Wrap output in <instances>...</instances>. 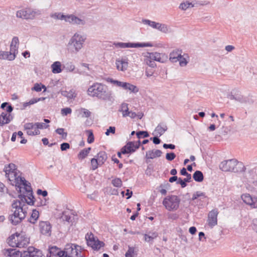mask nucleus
Segmentation results:
<instances>
[{
	"label": "nucleus",
	"instance_id": "1",
	"mask_svg": "<svg viewBox=\"0 0 257 257\" xmlns=\"http://www.w3.org/2000/svg\"><path fill=\"white\" fill-rule=\"evenodd\" d=\"M11 178L13 180H15L16 188H19L18 197L20 199L14 200L12 207L16 210L13 214L9 216V220L13 225H16L24 219L27 214L26 209L28 207L25 203L34 205L36 199L31 184L24 177L18 176V173H15L14 176H11Z\"/></svg>",
	"mask_w": 257,
	"mask_h": 257
},
{
	"label": "nucleus",
	"instance_id": "2",
	"mask_svg": "<svg viewBox=\"0 0 257 257\" xmlns=\"http://www.w3.org/2000/svg\"><path fill=\"white\" fill-rule=\"evenodd\" d=\"M87 94L92 97L108 101L111 104L114 101V98L111 91H107L106 86L101 83H95L90 86L87 90Z\"/></svg>",
	"mask_w": 257,
	"mask_h": 257
},
{
	"label": "nucleus",
	"instance_id": "3",
	"mask_svg": "<svg viewBox=\"0 0 257 257\" xmlns=\"http://www.w3.org/2000/svg\"><path fill=\"white\" fill-rule=\"evenodd\" d=\"M219 168L224 172H244L246 170L243 163L238 162L236 159L223 161L220 164Z\"/></svg>",
	"mask_w": 257,
	"mask_h": 257
},
{
	"label": "nucleus",
	"instance_id": "4",
	"mask_svg": "<svg viewBox=\"0 0 257 257\" xmlns=\"http://www.w3.org/2000/svg\"><path fill=\"white\" fill-rule=\"evenodd\" d=\"M84 249L80 245L75 243H67L63 251L64 257H85Z\"/></svg>",
	"mask_w": 257,
	"mask_h": 257
},
{
	"label": "nucleus",
	"instance_id": "5",
	"mask_svg": "<svg viewBox=\"0 0 257 257\" xmlns=\"http://www.w3.org/2000/svg\"><path fill=\"white\" fill-rule=\"evenodd\" d=\"M180 198L176 195H170L165 197L163 201V205L169 211L176 210L179 206Z\"/></svg>",
	"mask_w": 257,
	"mask_h": 257
},
{
	"label": "nucleus",
	"instance_id": "6",
	"mask_svg": "<svg viewBox=\"0 0 257 257\" xmlns=\"http://www.w3.org/2000/svg\"><path fill=\"white\" fill-rule=\"evenodd\" d=\"M84 40L85 39L82 36L77 33L75 34L68 43L72 52H77L79 51L82 47Z\"/></svg>",
	"mask_w": 257,
	"mask_h": 257
},
{
	"label": "nucleus",
	"instance_id": "7",
	"mask_svg": "<svg viewBox=\"0 0 257 257\" xmlns=\"http://www.w3.org/2000/svg\"><path fill=\"white\" fill-rule=\"evenodd\" d=\"M85 238L88 246L91 247L94 250H99L105 245L103 241L98 240L97 238L96 239L93 234L91 232L90 233H87L85 236Z\"/></svg>",
	"mask_w": 257,
	"mask_h": 257
},
{
	"label": "nucleus",
	"instance_id": "8",
	"mask_svg": "<svg viewBox=\"0 0 257 257\" xmlns=\"http://www.w3.org/2000/svg\"><path fill=\"white\" fill-rule=\"evenodd\" d=\"M113 45L118 48H139L153 46V45L151 43L114 42Z\"/></svg>",
	"mask_w": 257,
	"mask_h": 257
},
{
	"label": "nucleus",
	"instance_id": "9",
	"mask_svg": "<svg viewBox=\"0 0 257 257\" xmlns=\"http://www.w3.org/2000/svg\"><path fill=\"white\" fill-rule=\"evenodd\" d=\"M215 130H207L208 133L207 135L209 139H215L217 141H219L222 139L227 138V136L230 132V130L226 131L225 130H219L218 132L214 133Z\"/></svg>",
	"mask_w": 257,
	"mask_h": 257
},
{
	"label": "nucleus",
	"instance_id": "10",
	"mask_svg": "<svg viewBox=\"0 0 257 257\" xmlns=\"http://www.w3.org/2000/svg\"><path fill=\"white\" fill-rule=\"evenodd\" d=\"M21 257H45L42 251L33 246H29L21 253Z\"/></svg>",
	"mask_w": 257,
	"mask_h": 257
},
{
	"label": "nucleus",
	"instance_id": "11",
	"mask_svg": "<svg viewBox=\"0 0 257 257\" xmlns=\"http://www.w3.org/2000/svg\"><path fill=\"white\" fill-rule=\"evenodd\" d=\"M40 233L46 236L50 237L52 234V225L48 221H40L39 223Z\"/></svg>",
	"mask_w": 257,
	"mask_h": 257
},
{
	"label": "nucleus",
	"instance_id": "12",
	"mask_svg": "<svg viewBox=\"0 0 257 257\" xmlns=\"http://www.w3.org/2000/svg\"><path fill=\"white\" fill-rule=\"evenodd\" d=\"M142 22L143 24L148 25L153 28L157 29L163 33H167L168 32V27L165 24H160L147 19H143Z\"/></svg>",
	"mask_w": 257,
	"mask_h": 257
},
{
	"label": "nucleus",
	"instance_id": "13",
	"mask_svg": "<svg viewBox=\"0 0 257 257\" xmlns=\"http://www.w3.org/2000/svg\"><path fill=\"white\" fill-rule=\"evenodd\" d=\"M35 16V13L30 9L21 10L17 11L16 16L23 19H33Z\"/></svg>",
	"mask_w": 257,
	"mask_h": 257
},
{
	"label": "nucleus",
	"instance_id": "14",
	"mask_svg": "<svg viewBox=\"0 0 257 257\" xmlns=\"http://www.w3.org/2000/svg\"><path fill=\"white\" fill-rule=\"evenodd\" d=\"M218 211L217 209H214L210 211L208 214V225L212 228L217 224V215Z\"/></svg>",
	"mask_w": 257,
	"mask_h": 257
},
{
	"label": "nucleus",
	"instance_id": "15",
	"mask_svg": "<svg viewBox=\"0 0 257 257\" xmlns=\"http://www.w3.org/2000/svg\"><path fill=\"white\" fill-rule=\"evenodd\" d=\"M48 254L47 257H64L63 250L56 246H51L49 247Z\"/></svg>",
	"mask_w": 257,
	"mask_h": 257
},
{
	"label": "nucleus",
	"instance_id": "16",
	"mask_svg": "<svg viewBox=\"0 0 257 257\" xmlns=\"http://www.w3.org/2000/svg\"><path fill=\"white\" fill-rule=\"evenodd\" d=\"M45 123L44 122H36L27 123L24 125V128H47L49 125L47 123L50 122V120L48 119H44Z\"/></svg>",
	"mask_w": 257,
	"mask_h": 257
},
{
	"label": "nucleus",
	"instance_id": "17",
	"mask_svg": "<svg viewBox=\"0 0 257 257\" xmlns=\"http://www.w3.org/2000/svg\"><path fill=\"white\" fill-rule=\"evenodd\" d=\"M123 153L125 154H132L138 149V146H135V142L130 141L126 143L125 145L122 147Z\"/></svg>",
	"mask_w": 257,
	"mask_h": 257
},
{
	"label": "nucleus",
	"instance_id": "18",
	"mask_svg": "<svg viewBox=\"0 0 257 257\" xmlns=\"http://www.w3.org/2000/svg\"><path fill=\"white\" fill-rule=\"evenodd\" d=\"M4 171L6 173V177L8 178L10 181H13V180L11 179V177L10 176V174H11L13 175V176H14L15 173H18L17 166L13 163H10L8 166H5Z\"/></svg>",
	"mask_w": 257,
	"mask_h": 257
},
{
	"label": "nucleus",
	"instance_id": "19",
	"mask_svg": "<svg viewBox=\"0 0 257 257\" xmlns=\"http://www.w3.org/2000/svg\"><path fill=\"white\" fill-rule=\"evenodd\" d=\"M15 234H16V237L19 242L20 248L25 247L29 243V238L26 236L25 233L23 232L21 233L16 232Z\"/></svg>",
	"mask_w": 257,
	"mask_h": 257
},
{
	"label": "nucleus",
	"instance_id": "20",
	"mask_svg": "<svg viewBox=\"0 0 257 257\" xmlns=\"http://www.w3.org/2000/svg\"><path fill=\"white\" fill-rule=\"evenodd\" d=\"M127 59H121V60L117 59L115 64L117 70L121 71H125L128 67Z\"/></svg>",
	"mask_w": 257,
	"mask_h": 257
},
{
	"label": "nucleus",
	"instance_id": "21",
	"mask_svg": "<svg viewBox=\"0 0 257 257\" xmlns=\"http://www.w3.org/2000/svg\"><path fill=\"white\" fill-rule=\"evenodd\" d=\"M182 53V51L180 49L173 50L170 54V60L173 63L177 62L181 58Z\"/></svg>",
	"mask_w": 257,
	"mask_h": 257
},
{
	"label": "nucleus",
	"instance_id": "22",
	"mask_svg": "<svg viewBox=\"0 0 257 257\" xmlns=\"http://www.w3.org/2000/svg\"><path fill=\"white\" fill-rule=\"evenodd\" d=\"M7 242L9 245L13 247H20L19 242L15 233L12 234L7 239Z\"/></svg>",
	"mask_w": 257,
	"mask_h": 257
},
{
	"label": "nucleus",
	"instance_id": "23",
	"mask_svg": "<svg viewBox=\"0 0 257 257\" xmlns=\"http://www.w3.org/2000/svg\"><path fill=\"white\" fill-rule=\"evenodd\" d=\"M162 154V152L160 150H151L146 152V158L147 159H153L156 157H160Z\"/></svg>",
	"mask_w": 257,
	"mask_h": 257
},
{
	"label": "nucleus",
	"instance_id": "24",
	"mask_svg": "<svg viewBox=\"0 0 257 257\" xmlns=\"http://www.w3.org/2000/svg\"><path fill=\"white\" fill-rule=\"evenodd\" d=\"M158 236V233L156 231H149L148 233L144 234V237L146 241L152 243L153 240L157 238Z\"/></svg>",
	"mask_w": 257,
	"mask_h": 257
},
{
	"label": "nucleus",
	"instance_id": "25",
	"mask_svg": "<svg viewBox=\"0 0 257 257\" xmlns=\"http://www.w3.org/2000/svg\"><path fill=\"white\" fill-rule=\"evenodd\" d=\"M12 118L11 114L2 112L0 115V126L9 123Z\"/></svg>",
	"mask_w": 257,
	"mask_h": 257
},
{
	"label": "nucleus",
	"instance_id": "26",
	"mask_svg": "<svg viewBox=\"0 0 257 257\" xmlns=\"http://www.w3.org/2000/svg\"><path fill=\"white\" fill-rule=\"evenodd\" d=\"M122 88L125 90H128L131 92L134 93H136L139 91V88L136 86L127 82H124L123 84Z\"/></svg>",
	"mask_w": 257,
	"mask_h": 257
},
{
	"label": "nucleus",
	"instance_id": "27",
	"mask_svg": "<svg viewBox=\"0 0 257 257\" xmlns=\"http://www.w3.org/2000/svg\"><path fill=\"white\" fill-rule=\"evenodd\" d=\"M16 56L10 54L9 51H0V59H7L9 61L14 60Z\"/></svg>",
	"mask_w": 257,
	"mask_h": 257
},
{
	"label": "nucleus",
	"instance_id": "28",
	"mask_svg": "<svg viewBox=\"0 0 257 257\" xmlns=\"http://www.w3.org/2000/svg\"><path fill=\"white\" fill-rule=\"evenodd\" d=\"M77 116L80 117H89L91 115V112L84 108H81L77 110Z\"/></svg>",
	"mask_w": 257,
	"mask_h": 257
},
{
	"label": "nucleus",
	"instance_id": "29",
	"mask_svg": "<svg viewBox=\"0 0 257 257\" xmlns=\"http://www.w3.org/2000/svg\"><path fill=\"white\" fill-rule=\"evenodd\" d=\"M22 252L23 251H20L14 248H8L6 250V253L10 257H21Z\"/></svg>",
	"mask_w": 257,
	"mask_h": 257
},
{
	"label": "nucleus",
	"instance_id": "30",
	"mask_svg": "<svg viewBox=\"0 0 257 257\" xmlns=\"http://www.w3.org/2000/svg\"><path fill=\"white\" fill-rule=\"evenodd\" d=\"M99 161L100 164L103 165L107 159L106 153L104 151H100L95 157Z\"/></svg>",
	"mask_w": 257,
	"mask_h": 257
},
{
	"label": "nucleus",
	"instance_id": "31",
	"mask_svg": "<svg viewBox=\"0 0 257 257\" xmlns=\"http://www.w3.org/2000/svg\"><path fill=\"white\" fill-rule=\"evenodd\" d=\"M241 199L246 204L251 206L253 197H252L249 194H243L241 196Z\"/></svg>",
	"mask_w": 257,
	"mask_h": 257
},
{
	"label": "nucleus",
	"instance_id": "32",
	"mask_svg": "<svg viewBox=\"0 0 257 257\" xmlns=\"http://www.w3.org/2000/svg\"><path fill=\"white\" fill-rule=\"evenodd\" d=\"M193 179L197 182H201L204 180L203 173L199 170L196 171L193 174Z\"/></svg>",
	"mask_w": 257,
	"mask_h": 257
},
{
	"label": "nucleus",
	"instance_id": "33",
	"mask_svg": "<svg viewBox=\"0 0 257 257\" xmlns=\"http://www.w3.org/2000/svg\"><path fill=\"white\" fill-rule=\"evenodd\" d=\"M51 68L53 73H59L62 71L61 64L59 61L54 62L51 65Z\"/></svg>",
	"mask_w": 257,
	"mask_h": 257
},
{
	"label": "nucleus",
	"instance_id": "34",
	"mask_svg": "<svg viewBox=\"0 0 257 257\" xmlns=\"http://www.w3.org/2000/svg\"><path fill=\"white\" fill-rule=\"evenodd\" d=\"M91 148L90 147H88L81 150L78 154V158L80 160L85 159L88 156V154L91 151Z\"/></svg>",
	"mask_w": 257,
	"mask_h": 257
},
{
	"label": "nucleus",
	"instance_id": "35",
	"mask_svg": "<svg viewBox=\"0 0 257 257\" xmlns=\"http://www.w3.org/2000/svg\"><path fill=\"white\" fill-rule=\"evenodd\" d=\"M39 217V211L36 209H33L31 214V217L29 219V221L32 223L35 224Z\"/></svg>",
	"mask_w": 257,
	"mask_h": 257
},
{
	"label": "nucleus",
	"instance_id": "36",
	"mask_svg": "<svg viewBox=\"0 0 257 257\" xmlns=\"http://www.w3.org/2000/svg\"><path fill=\"white\" fill-rule=\"evenodd\" d=\"M235 100L240 103H245L247 101L246 98L241 95L237 90H235Z\"/></svg>",
	"mask_w": 257,
	"mask_h": 257
},
{
	"label": "nucleus",
	"instance_id": "37",
	"mask_svg": "<svg viewBox=\"0 0 257 257\" xmlns=\"http://www.w3.org/2000/svg\"><path fill=\"white\" fill-rule=\"evenodd\" d=\"M149 57L151 59L160 62H163V61L161 60V54L157 52H152V53H149Z\"/></svg>",
	"mask_w": 257,
	"mask_h": 257
},
{
	"label": "nucleus",
	"instance_id": "38",
	"mask_svg": "<svg viewBox=\"0 0 257 257\" xmlns=\"http://www.w3.org/2000/svg\"><path fill=\"white\" fill-rule=\"evenodd\" d=\"M85 134L87 136L88 143H92L94 141V137L92 131L91 130H87L85 131Z\"/></svg>",
	"mask_w": 257,
	"mask_h": 257
},
{
	"label": "nucleus",
	"instance_id": "39",
	"mask_svg": "<svg viewBox=\"0 0 257 257\" xmlns=\"http://www.w3.org/2000/svg\"><path fill=\"white\" fill-rule=\"evenodd\" d=\"M91 169L95 170L98 168V166H101L102 165L99 163V161L96 158H93L91 159Z\"/></svg>",
	"mask_w": 257,
	"mask_h": 257
},
{
	"label": "nucleus",
	"instance_id": "40",
	"mask_svg": "<svg viewBox=\"0 0 257 257\" xmlns=\"http://www.w3.org/2000/svg\"><path fill=\"white\" fill-rule=\"evenodd\" d=\"M42 88H44V91H46V87L45 86V85H43V84H39V83H36L34 87L32 88V90H34L36 92H40L42 90Z\"/></svg>",
	"mask_w": 257,
	"mask_h": 257
},
{
	"label": "nucleus",
	"instance_id": "41",
	"mask_svg": "<svg viewBox=\"0 0 257 257\" xmlns=\"http://www.w3.org/2000/svg\"><path fill=\"white\" fill-rule=\"evenodd\" d=\"M61 93L63 96L69 99L73 98L75 97L74 93L72 91V90H70V91H67L66 90L61 91Z\"/></svg>",
	"mask_w": 257,
	"mask_h": 257
},
{
	"label": "nucleus",
	"instance_id": "42",
	"mask_svg": "<svg viewBox=\"0 0 257 257\" xmlns=\"http://www.w3.org/2000/svg\"><path fill=\"white\" fill-rule=\"evenodd\" d=\"M194 6L192 3H190L188 1L181 3L179 6V9L182 10H186L187 9L190 7H193Z\"/></svg>",
	"mask_w": 257,
	"mask_h": 257
},
{
	"label": "nucleus",
	"instance_id": "43",
	"mask_svg": "<svg viewBox=\"0 0 257 257\" xmlns=\"http://www.w3.org/2000/svg\"><path fill=\"white\" fill-rule=\"evenodd\" d=\"M136 135L138 139L148 138L149 134L147 131H138L136 132Z\"/></svg>",
	"mask_w": 257,
	"mask_h": 257
},
{
	"label": "nucleus",
	"instance_id": "44",
	"mask_svg": "<svg viewBox=\"0 0 257 257\" xmlns=\"http://www.w3.org/2000/svg\"><path fill=\"white\" fill-rule=\"evenodd\" d=\"M202 197L203 198H205L206 197L205 196V193L202 192L201 191H196L193 194L192 198L191 200L194 201V200L197 199V198H198L199 197Z\"/></svg>",
	"mask_w": 257,
	"mask_h": 257
},
{
	"label": "nucleus",
	"instance_id": "45",
	"mask_svg": "<svg viewBox=\"0 0 257 257\" xmlns=\"http://www.w3.org/2000/svg\"><path fill=\"white\" fill-rule=\"evenodd\" d=\"M61 218L63 221H67L68 222H72L74 217H72L69 215H67L65 212H63Z\"/></svg>",
	"mask_w": 257,
	"mask_h": 257
},
{
	"label": "nucleus",
	"instance_id": "46",
	"mask_svg": "<svg viewBox=\"0 0 257 257\" xmlns=\"http://www.w3.org/2000/svg\"><path fill=\"white\" fill-rule=\"evenodd\" d=\"M111 183L114 187H120L122 185V181L120 178H116L112 180Z\"/></svg>",
	"mask_w": 257,
	"mask_h": 257
},
{
	"label": "nucleus",
	"instance_id": "47",
	"mask_svg": "<svg viewBox=\"0 0 257 257\" xmlns=\"http://www.w3.org/2000/svg\"><path fill=\"white\" fill-rule=\"evenodd\" d=\"M40 100H41V98H33L31 100H30L29 102L24 103V105H23L24 107L25 108L27 106L31 105V104H33L37 102L38 101H39Z\"/></svg>",
	"mask_w": 257,
	"mask_h": 257
},
{
	"label": "nucleus",
	"instance_id": "48",
	"mask_svg": "<svg viewBox=\"0 0 257 257\" xmlns=\"http://www.w3.org/2000/svg\"><path fill=\"white\" fill-rule=\"evenodd\" d=\"M108 81L110 82L111 83L116 85L117 86L122 87V85L124 82H121L116 80H113L112 78H108Z\"/></svg>",
	"mask_w": 257,
	"mask_h": 257
},
{
	"label": "nucleus",
	"instance_id": "49",
	"mask_svg": "<svg viewBox=\"0 0 257 257\" xmlns=\"http://www.w3.org/2000/svg\"><path fill=\"white\" fill-rule=\"evenodd\" d=\"M135 252V248L133 247H128L127 251L125 254V257H133V254Z\"/></svg>",
	"mask_w": 257,
	"mask_h": 257
},
{
	"label": "nucleus",
	"instance_id": "50",
	"mask_svg": "<svg viewBox=\"0 0 257 257\" xmlns=\"http://www.w3.org/2000/svg\"><path fill=\"white\" fill-rule=\"evenodd\" d=\"M176 157V155L174 152L168 153L166 155V159L169 161L173 160Z\"/></svg>",
	"mask_w": 257,
	"mask_h": 257
},
{
	"label": "nucleus",
	"instance_id": "51",
	"mask_svg": "<svg viewBox=\"0 0 257 257\" xmlns=\"http://www.w3.org/2000/svg\"><path fill=\"white\" fill-rule=\"evenodd\" d=\"M75 24L84 25L85 24V21L83 20H81L78 17L75 16L74 18V23Z\"/></svg>",
	"mask_w": 257,
	"mask_h": 257
},
{
	"label": "nucleus",
	"instance_id": "52",
	"mask_svg": "<svg viewBox=\"0 0 257 257\" xmlns=\"http://www.w3.org/2000/svg\"><path fill=\"white\" fill-rule=\"evenodd\" d=\"M27 131V133L29 136H35L40 134V130H34L33 131V130H26Z\"/></svg>",
	"mask_w": 257,
	"mask_h": 257
},
{
	"label": "nucleus",
	"instance_id": "53",
	"mask_svg": "<svg viewBox=\"0 0 257 257\" xmlns=\"http://www.w3.org/2000/svg\"><path fill=\"white\" fill-rule=\"evenodd\" d=\"M65 130H55V132L62 136V138L63 139H65L67 136V133L66 132H64Z\"/></svg>",
	"mask_w": 257,
	"mask_h": 257
},
{
	"label": "nucleus",
	"instance_id": "54",
	"mask_svg": "<svg viewBox=\"0 0 257 257\" xmlns=\"http://www.w3.org/2000/svg\"><path fill=\"white\" fill-rule=\"evenodd\" d=\"M170 187H171V185L167 181H165L163 183L161 184L157 188H160V189H169Z\"/></svg>",
	"mask_w": 257,
	"mask_h": 257
},
{
	"label": "nucleus",
	"instance_id": "55",
	"mask_svg": "<svg viewBox=\"0 0 257 257\" xmlns=\"http://www.w3.org/2000/svg\"><path fill=\"white\" fill-rule=\"evenodd\" d=\"M18 46H10V51H9L10 54H12L16 56V54L18 53Z\"/></svg>",
	"mask_w": 257,
	"mask_h": 257
},
{
	"label": "nucleus",
	"instance_id": "56",
	"mask_svg": "<svg viewBox=\"0 0 257 257\" xmlns=\"http://www.w3.org/2000/svg\"><path fill=\"white\" fill-rule=\"evenodd\" d=\"M75 16L71 15H65V18L64 19V21L67 22H69L70 23H74V18Z\"/></svg>",
	"mask_w": 257,
	"mask_h": 257
},
{
	"label": "nucleus",
	"instance_id": "57",
	"mask_svg": "<svg viewBox=\"0 0 257 257\" xmlns=\"http://www.w3.org/2000/svg\"><path fill=\"white\" fill-rule=\"evenodd\" d=\"M70 146L68 143H63L60 145V149L62 151H66L69 149Z\"/></svg>",
	"mask_w": 257,
	"mask_h": 257
},
{
	"label": "nucleus",
	"instance_id": "58",
	"mask_svg": "<svg viewBox=\"0 0 257 257\" xmlns=\"http://www.w3.org/2000/svg\"><path fill=\"white\" fill-rule=\"evenodd\" d=\"M72 112V110L69 107H66L61 109V113L63 115H67L68 114H70Z\"/></svg>",
	"mask_w": 257,
	"mask_h": 257
},
{
	"label": "nucleus",
	"instance_id": "59",
	"mask_svg": "<svg viewBox=\"0 0 257 257\" xmlns=\"http://www.w3.org/2000/svg\"><path fill=\"white\" fill-rule=\"evenodd\" d=\"M52 17L61 20H64L65 18V15L62 14L61 13L59 14H55L54 15L52 16Z\"/></svg>",
	"mask_w": 257,
	"mask_h": 257
},
{
	"label": "nucleus",
	"instance_id": "60",
	"mask_svg": "<svg viewBox=\"0 0 257 257\" xmlns=\"http://www.w3.org/2000/svg\"><path fill=\"white\" fill-rule=\"evenodd\" d=\"M176 184L180 185L182 188H185L187 185L185 181L184 180H183L181 178H178V180L176 182Z\"/></svg>",
	"mask_w": 257,
	"mask_h": 257
},
{
	"label": "nucleus",
	"instance_id": "61",
	"mask_svg": "<svg viewBox=\"0 0 257 257\" xmlns=\"http://www.w3.org/2000/svg\"><path fill=\"white\" fill-rule=\"evenodd\" d=\"M178 61H179V64L181 66H185L188 63V62L186 61V59L182 56V54L181 55V58H179Z\"/></svg>",
	"mask_w": 257,
	"mask_h": 257
},
{
	"label": "nucleus",
	"instance_id": "62",
	"mask_svg": "<svg viewBox=\"0 0 257 257\" xmlns=\"http://www.w3.org/2000/svg\"><path fill=\"white\" fill-rule=\"evenodd\" d=\"M37 193L39 195H42L43 197H46L48 195V192L46 190H42L38 189L37 191Z\"/></svg>",
	"mask_w": 257,
	"mask_h": 257
},
{
	"label": "nucleus",
	"instance_id": "63",
	"mask_svg": "<svg viewBox=\"0 0 257 257\" xmlns=\"http://www.w3.org/2000/svg\"><path fill=\"white\" fill-rule=\"evenodd\" d=\"M150 140L152 141L153 142V143L155 144V145H158L159 144H160L161 141V140L159 138L158 136H155L154 137H153V138H151L150 139Z\"/></svg>",
	"mask_w": 257,
	"mask_h": 257
},
{
	"label": "nucleus",
	"instance_id": "64",
	"mask_svg": "<svg viewBox=\"0 0 257 257\" xmlns=\"http://www.w3.org/2000/svg\"><path fill=\"white\" fill-rule=\"evenodd\" d=\"M252 228L257 233V219H254L253 220Z\"/></svg>",
	"mask_w": 257,
	"mask_h": 257
}]
</instances>
